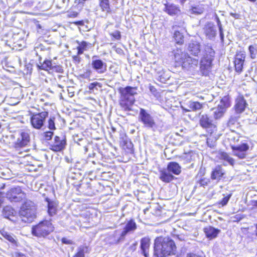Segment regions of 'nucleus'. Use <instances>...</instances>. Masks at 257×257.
<instances>
[{"instance_id": "39", "label": "nucleus", "mask_w": 257, "mask_h": 257, "mask_svg": "<svg viewBox=\"0 0 257 257\" xmlns=\"http://www.w3.org/2000/svg\"><path fill=\"white\" fill-rule=\"evenodd\" d=\"M229 138H228V139L231 142L235 143V142H238L239 141V136L234 133H232L231 135H229Z\"/></svg>"}, {"instance_id": "58", "label": "nucleus", "mask_w": 257, "mask_h": 257, "mask_svg": "<svg viewBox=\"0 0 257 257\" xmlns=\"http://www.w3.org/2000/svg\"><path fill=\"white\" fill-rule=\"evenodd\" d=\"M132 147H133V145L131 142H130L128 143V144L127 145V148H128L129 149L131 150Z\"/></svg>"}, {"instance_id": "20", "label": "nucleus", "mask_w": 257, "mask_h": 257, "mask_svg": "<svg viewBox=\"0 0 257 257\" xmlns=\"http://www.w3.org/2000/svg\"><path fill=\"white\" fill-rule=\"evenodd\" d=\"M150 245V239L145 237L141 240V249L142 253L145 257L149 256V249Z\"/></svg>"}, {"instance_id": "44", "label": "nucleus", "mask_w": 257, "mask_h": 257, "mask_svg": "<svg viewBox=\"0 0 257 257\" xmlns=\"http://www.w3.org/2000/svg\"><path fill=\"white\" fill-rule=\"evenodd\" d=\"M110 35L112 36L115 40H119L121 38L120 33L118 31H115V32L111 33Z\"/></svg>"}, {"instance_id": "46", "label": "nucleus", "mask_w": 257, "mask_h": 257, "mask_svg": "<svg viewBox=\"0 0 257 257\" xmlns=\"http://www.w3.org/2000/svg\"><path fill=\"white\" fill-rule=\"evenodd\" d=\"M91 74V71L90 70H87L85 72L82 74V77L84 78H88L90 77Z\"/></svg>"}, {"instance_id": "47", "label": "nucleus", "mask_w": 257, "mask_h": 257, "mask_svg": "<svg viewBox=\"0 0 257 257\" xmlns=\"http://www.w3.org/2000/svg\"><path fill=\"white\" fill-rule=\"evenodd\" d=\"M88 46V43L86 42L83 41L78 46L81 49H84V50H86L87 47Z\"/></svg>"}, {"instance_id": "26", "label": "nucleus", "mask_w": 257, "mask_h": 257, "mask_svg": "<svg viewBox=\"0 0 257 257\" xmlns=\"http://www.w3.org/2000/svg\"><path fill=\"white\" fill-rule=\"evenodd\" d=\"M168 171L175 175H179L181 173V168L180 165L176 162H170L167 166Z\"/></svg>"}, {"instance_id": "32", "label": "nucleus", "mask_w": 257, "mask_h": 257, "mask_svg": "<svg viewBox=\"0 0 257 257\" xmlns=\"http://www.w3.org/2000/svg\"><path fill=\"white\" fill-rule=\"evenodd\" d=\"M16 212L13 208L9 206L5 207L3 209V214L5 217L11 219L10 217L13 216Z\"/></svg>"}, {"instance_id": "41", "label": "nucleus", "mask_w": 257, "mask_h": 257, "mask_svg": "<svg viewBox=\"0 0 257 257\" xmlns=\"http://www.w3.org/2000/svg\"><path fill=\"white\" fill-rule=\"evenodd\" d=\"M53 132L52 131H48L44 132L43 134V138L47 141L51 140L53 136Z\"/></svg>"}, {"instance_id": "36", "label": "nucleus", "mask_w": 257, "mask_h": 257, "mask_svg": "<svg viewBox=\"0 0 257 257\" xmlns=\"http://www.w3.org/2000/svg\"><path fill=\"white\" fill-rule=\"evenodd\" d=\"M53 67L52 62L50 60H45L41 64L40 67L41 69L45 70H51Z\"/></svg>"}, {"instance_id": "3", "label": "nucleus", "mask_w": 257, "mask_h": 257, "mask_svg": "<svg viewBox=\"0 0 257 257\" xmlns=\"http://www.w3.org/2000/svg\"><path fill=\"white\" fill-rule=\"evenodd\" d=\"M121 97L120 105L125 111L132 110V106L135 101V95L137 94V88L131 86H126L120 89Z\"/></svg>"}, {"instance_id": "33", "label": "nucleus", "mask_w": 257, "mask_h": 257, "mask_svg": "<svg viewBox=\"0 0 257 257\" xmlns=\"http://www.w3.org/2000/svg\"><path fill=\"white\" fill-rule=\"evenodd\" d=\"M99 6L102 11L108 13L110 11L109 1V0H99Z\"/></svg>"}, {"instance_id": "14", "label": "nucleus", "mask_w": 257, "mask_h": 257, "mask_svg": "<svg viewBox=\"0 0 257 257\" xmlns=\"http://www.w3.org/2000/svg\"><path fill=\"white\" fill-rule=\"evenodd\" d=\"M204 33L206 37L210 40H213L217 34L215 25L212 23H207L204 28Z\"/></svg>"}, {"instance_id": "6", "label": "nucleus", "mask_w": 257, "mask_h": 257, "mask_svg": "<svg viewBox=\"0 0 257 257\" xmlns=\"http://www.w3.org/2000/svg\"><path fill=\"white\" fill-rule=\"evenodd\" d=\"M48 115V113L46 111L33 114L31 117L32 125L36 129H41L44 126L45 119Z\"/></svg>"}, {"instance_id": "64", "label": "nucleus", "mask_w": 257, "mask_h": 257, "mask_svg": "<svg viewBox=\"0 0 257 257\" xmlns=\"http://www.w3.org/2000/svg\"><path fill=\"white\" fill-rule=\"evenodd\" d=\"M256 234L257 235V225H256Z\"/></svg>"}, {"instance_id": "1", "label": "nucleus", "mask_w": 257, "mask_h": 257, "mask_svg": "<svg viewBox=\"0 0 257 257\" xmlns=\"http://www.w3.org/2000/svg\"><path fill=\"white\" fill-rule=\"evenodd\" d=\"M176 246L170 237L160 236L154 242V257H167L175 254Z\"/></svg>"}, {"instance_id": "53", "label": "nucleus", "mask_w": 257, "mask_h": 257, "mask_svg": "<svg viewBox=\"0 0 257 257\" xmlns=\"http://www.w3.org/2000/svg\"><path fill=\"white\" fill-rule=\"evenodd\" d=\"M62 242L65 244H71L72 241L71 240H69L66 238H62Z\"/></svg>"}, {"instance_id": "8", "label": "nucleus", "mask_w": 257, "mask_h": 257, "mask_svg": "<svg viewBox=\"0 0 257 257\" xmlns=\"http://www.w3.org/2000/svg\"><path fill=\"white\" fill-rule=\"evenodd\" d=\"M7 197L11 202H19L25 198L26 194L19 187L11 188L7 193Z\"/></svg>"}, {"instance_id": "51", "label": "nucleus", "mask_w": 257, "mask_h": 257, "mask_svg": "<svg viewBox=\"0 0 257 257\" xmlns=\"http://www.w3.org/2000/svg\"><path fill=\"white\" fill-rule=\"evenodd\" d=\"M63 5L61 6L62 8H67L68 5L69 0H62Z\"/></svg>"}, {"instance_id": "27", "label": "nucleus", "mask_w": 257, "mask_h": 257, "mask_svg": "<svg viewBox=\"0 0 257 257\" xmlns=\"http://www.w3.org/2000/svg\"><path fill=\"white\" fill-rule=\"evenodd\" d=\"M224 172L220 166H216L211 173V179L213 180H220L224 175Z\"/></svg>"}, {"instance_id": "18", "label": "nucleus", "mask_w": 257, "mask_h": 257, "mask_svg": "<svg viewBox=\"0 0 257 257\" xmlns=\"http://www.w3.org/2000/svg\"><path fill=\"white\" fill-rule=\"evenodd\" d=\"M136 229L137 224L136 222L133 219L130 220L126 223L123 231L121 232L120 238H123L127 234L134 232Z\"/></svg>"}, {"instance_id": "35", "label": "nucleus", "mask_w": 257, "mask_h": 257, "mask_svg": "<svg viewBox=\"0 0 257 257\" xmlns=\"http://www.w3.org/2000/svg\"><path fill=\"white\" fill-rule=\"evenodd\" d=\"M249 56L252 59H255L257 57V45H250L248 47Z\"/></svg>"}, {"instance_id": "34", "label": "nucleus", "mask_w": 257, "mask_h": 257, "mask_svg": "<svg viewBox=\"0 0 257 257\" xmlns=\"http://www.w3.org/2000/svg\"><path fill=\"white\" fill-rule=\"evenodd\" d=\"M204 8L202 5H198L195 7H192L189 11L191 14L200 15L203 13Z\"/></svg>"}, {"instance_id": "24", "label": "nucleus", "mask_w": 257, "mask_h": 257, "mask_svg": "<svg viewBox=\"0 0 257 257\" xmlns=\"http://www.w3.org/2000/svg\"><path fill=\"white\" fill-rule=\"evenodd\" d=\"M217 158L221 160H223L226 162L228 164L231 166H233L234 164V159L230 157L228 154L224 152H219L217 155Z\"/></svg>"}, {"instance_id": "15", "label": "nucleus", "mask_w": 257, "mask_h": 257, "mask_svg": "<svg viewBox=\"0 0 257 257\" xmlns=\"http://www.w3.org/2000/svg\"><path fill=\"white\" fill-rule=\"evenodd\" d=\"M245 58V54L244 52H240L236 54L234 62L235 69L237 72L242 71Z\"/></svg>"}, {"instance_id": "55", "label": "nucleus", "mask_w": 257, "mask_h": 257, "mask_svg": "<svg viewBox=\"0 0 257 257\" xmlns=\"http://www.w3.org/2000/svg\"><path fill=\"white\" fill-rule=\"evenodd\" d=\"M77 50H78V55L82 54L83 53L84 51H85L84 49H81L78 46L77 47Z\"/></svg>"}, {"instance_id": "23", "label": "nucleus", "mask_w": 257, "mask_h": 257, "mask_svg": "<svg viewBox=\"0 0 257 257\" xmlns=\"http://www.w3.org/2000/svg\"><path fill=\"white\" fill-rule=\"evenodd\" d=\"M204 232L208 238L210 239L216 237L220 232V230L212 226H208L204 229Z\"/></svg>"}, {"instance_id": "37", "label": "nucleus", "mask_w": 257, "mask_h": 257, "mask_svg": "<svg viewBox=\"0 0 257 257\" xmlns=\"http://www.w3.org/2000/svg\"><path fill=\"white\" fill-rule=\"evenodd\" d=\"M1 234L3 237L9 240L10 242L14 243L15 241V240L13 235H12L9 233L3 230L1 231Z\"/></svg>"}, {"instance_id": "29", "label": "nucleus", "mask_w": 257, "mask_h": 257, "mask_svg": "<svg viewBox=\"0 0 257 257\" xmlns=\"http://www.w3.org/2000/svg\"><path fill=\"white\" fill-rule=\"evenodd\" d=\"M160 178L163 182H169L173 179L174 176L169 171L162 170L160 172Z\"/></svg>"}, {"instance_id": "21", "label": "nucleus", "mask_w": 257, "mask_h": 257, "mask_svg": "<svg viewBox=\"0 0 257 257\" xmlns=\"http://www.w3.org/2000/svg\"><path fill=\"white\" fill-rule=\"evenodd\" d=\"M175 61L179 64H182L185 59L187 54L182 51L181 49H176L172 52Z\"/></svg>"}, {"instance_id": "60", "label": "nucleus", "mask_w": 257, "mask_h": 257, "mask_svg": "<svg viewBox=\"0 0 257 257\" xmlns=\"http://www.w3.org/2000/svg\"><path fill=\"white\" fill-rule=\"evenodd\" d=\"M252 205L254 207H257V200H254L252 201Z\"/></svg>"}, {"instance_id": "19", "label": "nucleus", "mask_w": 257, "mask_h": 257, "mask_svg": "<svg viewBox=\"0 0 257 257\" xmlns=\"http://www.w3.org/2000/svg\"><path fill=\"white\" fill-rule=\"evenodd\" d=\"M164 11L171 16L178 15L180 13L179 8L173 4H165Z\"/></svg>"}, {"instance_id": "22", "label": "nucleus", "mask_w": 257, "mask_h": 257, "mask_svg": "<svg viewBox=\"0 0 257 257\" xmlns=\"http://www.w3.org/2000/svg\"><path fill=\"white\" fill-rule=\"evenodd\" d=\"M198 64V60L196 58H193L187 54L182 64L183 67L188 68L189 67H196Z\"/></svg>"}, {"instance_id": "28", "label": "nucleus", "mask_w": 257, "mask_h": 257, "mask_svg": "<svg viewBox=\"0 0 257 257\" xmlns=\"http://www.w3.org/2000/svg\"><path fill=\"white\" fill-rule=\"evenodd\" d=\"M77 252L72 257H85V254L89 252V249L86 245H80L77 248Z\"/></svg>"}, {"instance_id": "2", "label": "nucleus", "mask_w": 257, "mask_h": 257, "mask_svg": "<svg viewBox=\"0 0 257 257\" xmlns=\"http://www.w3.org/2000/svg\"><path fill=\"white\" fill-rule=\"evenodd\" d=\"M215 51L208 44L204 46L200 60V69L204 75H207L210 71L214 60Z\"/></svg>"}, {"instance_id": "54", "label": "nucleus", "mask_w": 257, "mask_h": 257, "mask_svg": "<svg viewBox=\"0 0 257 257\" xmlns=\"http://www.w3.org/2000/svg\"><path fill=\"white\" fill-rule=\"evenodd\" d=\"M191 156L190 155V154H185L184 156H182V158L184 159H186L188 162H190Z\"/></svg>"}, {"instance_id": "43", "label": "nucleus", "mask_w": 257, "mask_h": 257, "mask_svg": "<svg viewBox=\"0 0 257 257\" xmlns=\"http://www.w3.org/2000/svg\"><path fill=\"white\" fill-rule=\"evenodd\" d=\"M53 71L58 73H62L63 72V69L62 66L60 65H53L52 69Z\"/></svg>"}, {"instance_id": "5", "label": "nucleus", "mask_w": 257, "mask_h": 257, "mask_svg": "<svg viewBox=\"0 0 257 257\" xmlns=\"http://www.w3.org/2000/svg\"><path fill=\"white\" fill-rule=\"evenodd\" d=\"M53 230L54 227L50 220H43L32 228V232L35 236L45 237Z\"/></svg>"}, {"instance_id": "50", "label": "nucleus", "mask_w": 257, "mask_h": 257, "mask_svg": "<svg viewBox=\"0 0 257 257\" xmlns=\"http://www.w3.org/2000/svg\"><path fill=\"white\" fill-rule=\"evenodd\" d=\"M217 25H218V28H219V33H222L223 32V29L222 28V25H221V22L219 21L218 18L217 19Z\"/></svg>"}, {"instance_id": "42", "label": "nucleus", "mask_w": 257, "mask_h": 257, "mask_svg": "<svg viewBox=\"0 0 257 257\" xmlns=\"http://www.w3.org/2000/svg\"><path fill=\"white\" fill-rule=\"evenodd\" d=\"M209 182V180L207 178H202L198 182V184H199L200 186H205L208 185Z\"/></svg>"}, {"instance_id": "48", "label": "nucleus", "mask_w": 257, "mask_h": 257, "mask_svg": "<svg viewBox=\"0 0 257 257\" xmlns=\"http://www.w3.org/2000/svg\"><path fill=\"white\" fill-rule=\"evenodd\" d=\"M150 90L152 93L153 95H154L155 96H157L158 92H157L156 89L153 86H150Z\"/></svg>"}, {"instance_id": "45", "label": "nucleus", "mask_w": 257, "mask_h": 257, "mask_svg": "<svg viewBox=\"0 0 257 257\" xmlns=\"http://www.w3.org/2000/svg\"><path fill=\"white\" fill-rule=\"evenodd\" d=\"M231 194H229L228 195H227V196L224 197L222 200L220 201V204L222 205V206H224L225 205L227 204V203H228L230 197H231Z\"/></svg>"}, {"instance_id": "7", "label": "nucleus", "mask_w": 257, "mask_h": 257, "mask_svg": "<svg viewBox=\"0 0 257 257\" xmlns=\"http://www.w3.org/2000/svg\"><path fill=\"white\" fill-rule=\"evenodd\" d=\"M139 119L147 127L152 128L156 125L153 116L144 108L140 109Z\"/></svg>"}, {"instance_id": "10", "label": "nucleus", "mask_w": 257, "mask_h": 257, "mask_svg": "<svg viewBox=\"0 0 257 257\" xmlns=\"http://www.w3.org/2000/svg\"><path fill=\"white\" fill-rule=\"evenodd\" d=\"M233 155L237 157L239 159H244L247 155V151L249 149V146L246 143H242L238 146L231 145Z\"/></svg>"}, {"instance_id": "25", "label": "nucleus", "mask_w": 257, "mask_h": 257, "mask_svg": "<svg viewBox=\"0 0 257 257\" xmlns=\"http://www.w3.org/2000/svg\"><path fill=\"white\" fill-rule=\"evenodd\" d=\"M188 50L191 55L198 56L200 52V46L197 42L190 43L189 44Z\"/></svg>"}, {"instance_id": "12", "label": "nucleus", "mask_w": 257, "mask_h": 257, "mask_svg": "<svg viewBox=\"0 0 257 257\" xmlns=\"http://www.w3.org/2000/svg\"><path fill=\"white\" fill-rule=\"evenodd\" d=\"M30 137L29 133L28 131L22 132L20 133V137L18 138L15 143V146L16 148L25 147L30 143Z\"/></svg>"}, {"instance_id": "56", "label": "nucleus", "mask_w": 257, "mask_h": 257, "mask_svg": "<svg viewBox=\"0 0 257 257\" xmlns=\"http://www.w3.org/2000/svg\"><path fill=\"white\" fill-rule=\"evenodd\" d=\"M16 257H28V256L25 254H22V253H18V254L17 255H16Z\"/></svg>"}, {"instance_id": "52", "label": "nucleus", "mask_w": 257, "mask_h": 257, "mask_svg": "<svg viewBox=\"0 0 257 257\" xmlns=\"http://www.w3.org/2000/svg\"><path fill=\"white\" fill-rule=\"evenodd\" d=\"M186 257H202V256L201 255H199L196 253H188L187 254Z\"/></svg>"}, {"instance_id": "17", "label": "nucleus", "mask_w": 257, "mask_h": 257, "mask_svg": "<svg viewBox=\"0 0 257 257\" xmlns=\"http://www.w3.org/2000/svg\"><path fill=\"white\" fill-rule=\"evenodd\" d=\"M247 104L243 96H239L235 100L234 105L235 110L236 113H240L244 111Z\"/></svg>"}, {"instance_id": "9", "label": "nucleus", "mask_w": 257, "mask_h": 257, "mask_svg": "<svg viewBox=\"0 0 257 257\" xmlns=\"http://www.w3.org/2000/svg\"><path fill=\"white\" fill-rule=\"evenodd\" d=\"M199 123L203 128L208 129L211 134L217 131L216 125L212 123V119L206 114H200Z\"/></svg>"}, {"instance_id": "31", "label": "nucleus", "mask_w": 257, "mask_h": 257, "mask_svg": "<svg viewBox=\"0 0 257 257\" xmlns=\"http://www.w3.org/2000/svg\"><path fill=\"white\" fill-rule=\"evenodd\" d=\"M188 106L189 109L187 110V111L191 110L196 111L202 108V104L197 101H190L188 103Z\"/></svg>"}, {"instance_id": "30", "label": "nucleus", "mask_w": 257, "mask_h": 257, "mask_svg": "<svg viewBox=\"0 0 257 257\" xmlns=\"http://www.w3.org/2000/svg\"><path fill=\"white\" fill-rule=\"evenodd\" d=\"M57 203L54 201H48V212L50 216H52L56 214Z\"/></svg>"}, {"instance_id": "49", "label": "nucleus", "mask_w": 257, "mask_h": 257, "mask_svg": "<svg viewBox=\"0 0 257 257\" xmlns=\"http://www.w3.org/2000/svg\"><path fill=\"white\" fill-rule=\"evenodd\" d=\"M99 83L98 82H93L89 84L88 88L89 90H93Z\"/></svg>"}, {"instance_id": "13", "label": "nucleus", "mask_w": 257, "mask_h": 257, "mask_svg": "<svg viewBox=\"0 0 257 257\" xmlns=\"http://www.w3.org/2000/svg\"><path fill=\"white\" fill-rule=\"evenodd\" d=\"M96 57V56H94L92 57L91 63L92 67L98 73H103L106 70V65L100 59H95Z\"/></svg>"}, {"instance_id": "57", "label": "nucleus", "mask_w": 257, "mask_h": 257, "mask_svg": "<svg viewBox=\"0 0 257 257\" xmlns=\"http://www.w3.org/2000/svg\"><path fill=\"white\" fill-rule=\"evenodd\" d=\"M136 244H133L130 247L133 250H135L136 249Z\"/></svg>"}, {"instance_id": "59", "label": "nucleus", "mask_w": 257, "mask_h": 257, "mask_svg": "<svg viewBox=\"0 0 257 257\" xmlns=\"http://www.w3.org/2000/svg\"><path fill=\"white\" fill-rule=\"evenodd\" d=\"M230 15L235 18H238V15L235 13H230Z\"/></svg>"}, {"instance_id": "38", "label": "nucleus", "mask_w": 257, "mask_h": 257, "mask_svg": "<svg viewBox=\"0 0 257 257\" xmlns=\"http://www.w3.org/2000/svg\"><path fill=\"white\" fill-rule=\"evenodd\" d=\"M55 120V117L54 116H51L48 120V127L50 130H56Z\"/></svg>"}, {"instance_id": "4", "label": "nucleus", "mask_w": 257, "mask_h": 257, "mask_svg": "<svg viewBox=\"0 0 257 257\" xmlns=\"http://www.w3.org/2000/svg\"><path fill=\"white\" fill-rule=\"evenodd\" d=\"M36 206L31 201H27L21 206L20 215L25 222H32L36 217Z\"/></svg>"}, {"instance_id": "16", "label": "nucleus", "mask_w": 257, "mask_h": 257, "mask_svg": "<svg viewBox=\"0 0 257 257\" xmlns=\"http://www.w3.org/2000/svg\"><path fill=\"white\" fill-rule=\"evenodd\" d=\"M65 145V139L61 140L59 137L56 136L53 143L50 145V149L53 151L59 152L64 149Z\"/></svg>"}, {"instance_id": "63", "label": "nucleus", "mask_w": 257, "mask_h": 257, "mask_svg": "<svg viewBox=\"0 0 257 257\" xmlns=\"http://www.w3.org/2000/svg\"><path fill=\"white\" fill-rule=\"evenodd\" d=\"M248 1L251 2H252V3H254L256 1V0H248Z\"/></svg>"}, {"instance_id": "11", "label": "nucleus", "mask_w": 257, "mask_h": 257, "mask_svg": "<svg viewBox=\"0 0 257 257\" xmlns=\"http://www.w3.org/2000/svg\"><path fill=\"white\" fill-rule=\"evenodd\" d=\"M229 106V102L227 97H223L220 101L218 107L214 111V118L215 119L221 118L226 110V108Z\"/></svg>"}, {"instance_id": "40", "label": "nucleus", "mask_w": 257, "mask_h": 257, "mask_svg": "<svg viewBox=\"0 0 257 257\" xmlns=\"http://www.w3.org/2000/svg\"><path fill=\"white\" fill-rule=\"evenodd\" d=\"M174 37L177 43H182L183 36L179 32H176L174 34Z\"/></svg>"}, {"instance_id": "62", "label": "nucleus", "mask_w": 257, "mask_h": 257, "mask_svg": "<svg viewBox=\"0 0 257 257\" xmlns=\"http://www.w3.org/2000/svg\"><path fill=\"white\" fill-rule=\"evenodd\" d=\"M187 0H180V3L181 4H184L185 2H186Z\"/></svg>"}, {"instance_id": "61", "label": "nucleus", "mask_w": 257, "mask_h": 257, "mask_svg": "<svg viewBox=\"0 0 257 257\" xmlns=\"http://www.w3.org/2000/svg\"><path fill=\"white\" fill-rule=\"evenodd\" d=\"M219 34H220V37L221 40L223 41V38H224L223 33L222 32V33H220Z\"/></svg>"}]
</instances>
